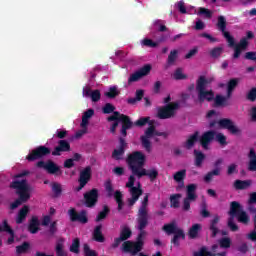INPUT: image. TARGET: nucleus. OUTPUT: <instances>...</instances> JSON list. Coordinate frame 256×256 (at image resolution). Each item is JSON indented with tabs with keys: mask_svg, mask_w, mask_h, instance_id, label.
Instances as JSON below:
<instances>
[{
	"mask_svg": "<svg viewBox=\"0 0 256 256\" xmlns=\"http://www.w3.org/2000/svg\"><path fill=\"white\" fill-rule=\"evenodd\" d=\"M138 179H141V177H149L150 181H155L159 177V171L157 169L152 168L150 170H147L143 168L139 174L137 175Z\"/></svg>",
	"mask_w": 256,
	"mask_h": 256,
	"instance_id": "obj_21",
	"label": "nucleus"
},
{
	"mask_svg": "<svg viewBox=\"0 0 256 256\" xmlns=\"http://www.w3.org/2000/svg\"><path fill=\"white\" fill-rule=\"evenodd\" d=\"M146 161L147 156H145L141 151H134L127 156L126 164L128 165V169L131 171L133 177H137V175L143 171Z\"/></svg>",
	"mask_w": 256,
	"mask_h": 256,
	"instance_id": "obj_2",
	"label": "nucleus"
},
{
	"mask_svg": "<svg viewBox=\"0 0 256 256\" xmlns=\"http://www.w3.org/2000/svg\"><path fill=\"white\" fill-rule=\"evenodd\" d=\"M194 165L195 167L201 168L203 167V161H205V154L201 151L194 150Z\"/></svg>",
	"mask_w": 256,
	"mask_h": 256,
	"instance_id": "obj_35",
	"label": "nucleus"
},
{
	"mask_svg": "<svg viewBox=\"0 0 256 256\" xmlns=\"http://www.w3.org/2000/svg\"><path fill=\"white\" fill-rule=\"evenodd\" d=\"M143 97H145V91L143 89L136 90L135 97L134 98H128L127 103L129 105H135V103H138L139 101H142Z\"/></svg>",
	"mask_w": 256,
	"mask_h": 256,
	"instance_id": "obj_33",
	"label": "nucleus"
},
{
	"mask_svg": "<svg viewBox=\"0 0 256 256\" xmlns=\"http://www.w3.org/2000/svg\"><path fill=\"white\" fill-rule=\"evenodd\" d=\"M138 230L140 231L136 241H125L122 244V249L125 253H130L132 256L137 255V253H141L143 251V245H145V235H147V232H145V229H147V226H144L141 228V224L139 221H137Z\"/></svg>",
	"mask_w": 256,
	"mask_h": 256,
	"instance_id": "obj_1",
	"label": "nucleus"
},
{
	"mask_svg": "<svg viewBox=\"0 0 256 256\" xmlns=\"http://www.w3.org/2000/svg\"><path fill=\"white\" fill-rule=\"evenodd\" d=\"M64 240L60 239L56 243L55 251H56V256H66L67 254L65 253V250L63 249L64 245Z\"/></svg>",
	"mask_w": 256,
	"mask_h": 256,
	"instance_id": "obj_44",
	"label": "nucleus"
},
{
	"mask_svg": "<svg viewBox=\"0 0 256 256\" xmlns=\"http://www.w3.org/2000/svg\"><path fill=\"white\" fill-rule=\"evenodd\" d=\"M198 15H204L207 19H211V17H213V12L207 8L200 7Z\"/></svg>",
	"mask_w": 256,
	"mask_h": 256,
	"instance_id": "obj_62",
	"label": "nucleus"
},
{
	"mask_svg": "<svg viewBox=\"0 0 256 256\" xmlns=\"http://www.w3.org/2000/svg\"><path fill=\"white\" fill-rule=\"evenodd\" d=\"M236 218L238 223H242L243 225H249V221H251V218L249 217V214L245 212V210H242L238 214H236Z\"/></svg>",
	"mask_w": 256,
	"mask_h": 256,
	"instance_id": "obj_38",
	"label": "nucleus"
},
{
	"mask_svg": "<svg viewBox=\"0 0 256 256\" xmlns=\"http://www.w3.org/2000/svg\"><path fill=\"white\" fill-rule=\"evenodd\" d=\"M40 225H41V222L39 221V217L32 216L28 224L29 233H31L32 235L39 233Z\"/></svg>",
	"mask_w": 256,
	"mask_h": 256,
	"instance_id": "obj_22",
	"label": "nucleus"
},
{
	"mask_svg": "<svg viewBox=\"0 0 256 256\" xmlns=\"http://www.w3.org/2000/svg\"><path fill=\"white\" fill-rule=\"evenodd\" d=\"M186 199L197 201V184H188L186 186Z\"/></svg>",
	"mask_w": 256,
	"mask_h": 256,
	"instance_id": "obj_26",
	"label": "nucleus"
},
{
	"mask_svg": "<svg viewBox=\"0 0 256 256\" xmlns=\"http://www.w3.org/2000/svg\"><path fill=\"white\" fill-rule=\"evenodd\" d=\"M221 55H223V47L221 46L215 47L210 51V57H212V59H219Z\"/></svg>",
	"mask_w": 256,
	"mask_h": 256,
	"instance_id": "obj_47",
	"label": "nucleus"
},
{
	"mask_svg": "<svg viewBox=\"0 0 256 256\" xmlns=\"http://www.w3.org/2000/svg\"><path fill=\"white\" fill-rule=\"evenodd\" d=\"M117 111H115V106L111 103H106L103 108H102V113H104V115H109L111 113H116Z\"/></svg>",
	"mask_w": 256,
	"mask_h": 256,
	"instance_id": "obj_52",
	"label": "nucleus"
},
{
	"mask_svg": "<svg viewBox=\"0 0 256 256\" xmlns=\"http://www.w3.org/2000/svg\"><path fill=\"white\" fill-rule=\"evenodd\" d=\"M125 155V150L123 148L114 149L112 152V158L116 161H120L121 157Z\"/></svg>",
	"mask_w": 256,
	"mask_h": 256,
	"instance_id": "obj_55",
	"label": "nucleus"
},
{
	"mask_svg": "<svg viewBox=\"0 0 256 256\" xmlns=\"http://www.w3.org/2000/svg\"><path fill=\"white\" fill-rule=\"evenodd\" d=\"M104 187L107 193V197H113L115 193V188H113V183H111V180H107L104 184Z\"/></svg>",
	"mask_w": 256,
	"mask_h": 256,
	"instance_id": "obj_46",
	"label": "nucleus"
},
{
	"mask_svg": "<svg viewBox=\"0 0 256 256\" xmlns=\"http://www.w3.org/2000/svg\"><path fill=\"white\" fill-rule=\"evenodd\" d=\"M251 183V180H236L234 181V189H236L237 191L249 189V187H251Z\"/></svg>",
	"mask_w": 256,
	"mask_h": 256,
	"instance_id": "obj_31",
	"label": "nucleus"
},
{
	"mask_svg": "<svg viewBox=\"0 0 256 256\" xmlns=\"http://www.w3.org/2000/svg\"><path fill=\"white\" fill-rule=\"evenodd\" d=\"M68 215L72 223H81L82 225H86V223H89L87 210H81L80 212H77V209L70 208L68 210Z\"/></svg>",
	"mask_w": 256,
	"mask_h": 256,
	"instance_id": "obj_10",
	"label": "nucleus"
},
{
	"mask_svg": "<svg viewBox=\"0 0 256 256\" xmlns=\"http://www.w3.org/2000/svg\"><path fill=\"white\" fill-rule=\"evenodd\" d=\"M52 191L54 193V197H61V194L63 193V188H61V184L54 182L52 184Z\"/></svg>",
	"mask_w": 256,
	"mask_h": 256,
	"instance_id": "obj_51",
	"label": "nucleus"
},
{
	"mask_svg": "<svg viewBox=\"0 0 256 256\" xmlns=\"http://www.w3.org/2000/svg\"><path fill=\"white\" fill-rule=\"evenodd\" d=\"M31 250V243L23 242L21 245L16 246V255H27Z\"/></svg>",
	"mask_w": 256,
	"mask_h": 256,
	"instance_id": "obj_34",
	"label": "nucleus"
},
{
	"mask_svg": "<svg viewBox=\"0 0 256 256\" xmlns=\"http://www.w3.org/2000/svg\"><path fill=\"white\" fill-rule=\"evenodd\" d=\"M154 27H157V30L160 31V33H165V31H167V26H165L163 20H155Z\"/></svg>",
	"mask_w": 256,
	"mask_h": 256,
	"instance_id": "obj_57",
	"label": "nucleus"
},
{
	"mask_svg": "<svg viewBox=\"0 0 256 256\" xmlns=\"http://www.w3.org/2000/svg\"><path fill=\"white\" fill-rule=\"evenodd\" d=\"M199 140V132H195L194 134L190 135L185 143L186 149H193L195 147V143Z\"/></svg>",
	"mask_w": 256,
	"mask_h": 256,
	"instance_id": "obj_36",
	"label": "nucleus"
},
{
	"mask_svg": "<svg viewBox=\"0 0 256 256\" xmlns=\"http://www.w3.org/2000/svg\"><path fill=\"white\" fill-rule=\"evenodd\" d=\"M246 99L248 101H251L252 103H255V101H256V88L255 87L250 89V91L246 95Z\"/></svg>",
	"mask_w": 256,
	"mask_h": 256,
	"instance_id": "obj_64",
	"label": "nucleus"
},
{
	"mask_svg": "<svg viewBox=\"0 0 256 256\" xmlns=\"http://www.w3.org/2000/svg\"><path fill=\"white\" fill-rule=\"evenodd\" d=\"M221 218L219 215L214 216V218L210 221L209 230L211 231V237L214 239V237H217V234L221 231L219 230V227L217 225L219 224V221Z\"/></svg>",
	"mask_w": 256,
	"mask_h": 256,
	"instance_id": "obj_23",
	"label": "nucleus"
},
{
	"mask_svg": "<svg viewBox=\"0 0 256 256\" xmlns=\"http://www.w3.org/2000/svg\"><path fill=\"white\" fill-rule=\"evenodd\" d=\"M248 171H256V153L255 149L251 148L248 154Z\"/></svg>",
	"mask_w": 256,
	"mask_h": 256,
	"instance_id": "obj_32",
	"label": "nucleus"
},
{
	"mask_svg": "<svg viewBox=\"0 0 256 256\" xmlns=\"http://www.w3.org/2000/svg\"><path fill=\"white\" fill-rule=\"evenodd\" d=\"M28 214H29V206L25 205L18 212V215L16 218V224L21 225V223H23L27 219Z\"/></svg>",
	"mask_w": 256,
	"mask_h": 256,
	"instance_id": "obj_28",
	"label": "nucleus"
},
{
	"mask_svg": "<svg viewBox=\"0 0 256 256\" xmlns=\"http://www.w3.org/2000/svg\"><path fill=\"white\" fill-rule=\"evenodd\" d=\"M181 198V194H174L170 197L171 207L174 209H179V199Z\"/></svg>",
	"mask_w": 256,
	"mask_h": 256,
	"instance_id": "obj_53",
	"label": "nucleus"
},
{
	"mask_svg": "<svg viewBox=\"0 0 256 256\" xmlns=\"http://www.w3.org/2000/svg\"><path fill=\"white\" fill-rule=\"evenodd\" d=\"M221 175V168H216L210 172H208L205 176H204V181L205 183H211V181H213V177H217Z\"/></svg>",
	"mask_w": 256,
	"mask_h": 256,
	"instance_id": "obj_39",
	"label": "nucleus"
},
{
	"mask_svg": "<svg viewBox=\"0 0 256 256\" xmlns=\"http://www.w3.org/2000/svg\"><path fill=\"white\" fill-rule=\"evenodd\" d=\"M199 231H201V224H194L188 231V235L190 239H197L199 235Z\"/></svg>",
	"mask_w": 256,
	"mask_h": 256,
	"instance_id": "obj_40",
	"label": "nucleus"
},
{
	"mask_svg": "<svg viewBox=\"0 0 256 256\" xmlns=\"http://www.w3.org/2000/svg\"><path fill=\"white\" fill-rule=\"evenodd\" d=\"M91 177H93V170L91 166H86L82 171H80L78 183L79 186L76 187V191L79 192L84 189V187L91 181Z\"/></svg>",
	"mask_w": 256,
	"mask_h": 256,
	"instance_id": "obj_14",
	"label": "nucleus"
},
{
	"mask_svg": "<svg viewBox=\"0 0 256 256\" xmlns=\"http://www.w3.org/2000/svg\"><path fill=\"white\" fill-rule=\"evenodd\" d=\"M149 73H151V65L146 64L129 77L128 83H135L136 81H139V79H141L142 77H146V75H149Z\"/></svg>",
	"mask_w": 256,
	"mask_h": 256,
	"instance_id": "obj_17",
	"label": "nucleus"
},
{
	"mask_svg": "<svg viewBox=\"0 0 256 256\" xmlns=\"http://www.w3.org/2000/svg\"><path fill=\"white\" fill-rule=\"evenodd\" d=\"M10 189H15L18 197H20L23 203H27L31 199V191H33V187L29 185L27 179H23L21 181L14 180L9 185Z\"/></svg>",
	"mask_w": 256,
	"mask_h": 256,
	"instance_id": "obj_3",
	"label": "nucleus"
},
{
	"mask_svg": "<svg viewBox=\"0 0 256 256\" xmlns=\"http://www.w3.org/2000/svg\"><path fill=\"white\" fill-rule=\"evenodd\" d=\"M93 115H95V110L93 108L86 110L82 115V122L80 124V127H88L89 119H91Z\"/></svg>",
	"mask_w": 256,
	"mask_h": 256,
	"instance_id": "obj_29",
	"label": "nucleus"
},
{
	"mask_svg": "<svg viewBox=\"0 0 256 256\" xmlns=\"http://www.w3.org/2000/svg\"><path fill=\"white\" fill-rule=\"evenodd\" d=\"M213 80H207L205 76H199V78L196 81V91L199 93L200 91H205L207 89V85L211 83Z\"/></svg>",
	"mask_w": 256,
	"mask_h": 256,
	"instance_id": "obj_27",
	"label": "nucleus"
},
{
	"mask_svg": "<svg viewBox=\"0 0 256 256\" xmlns=\"http://www.w3.org/2000/svg\"><path fill=\"white\" fill-rule=\"evenodd\" d=\"M217 27L221 31L222 35L227 33V20L224 18V16L218 17Z\"/></svg>",
	"mask_w": 256,
	"mask_h": 256,
	"instance_id": "obj_43",
	"label": "nucleus"
},
{
	"mask_svg": "<svg viewBox=\"0 0 256 256\" xmlns=\"http://www.w3.org/2000/svg\"><path fill=\"white\" fill-rule=\"evenodd\" d=\"M67 151H71V144L67 140H60L58 146L52 151V155L53 157H60L61 153H67Z\"/></svg>",
	"mask_w": 256,
	"mask_h": 256,
	"instance_id": "obj_18",
	"label": "nucleus"
},
{
	"mask_svg": "<svg viewBox=\"0 0 256 256\" xmlns=\"http://www.w3.org/2000/svg\"><path fill=\"white\" fill-rule=\"evenodd\" d=\"M149 206V194H146L141 206L138 209L136 221L140 223V228L147 227L149 225V210L147 207Z\"/></svg>",
	"mask_w": 256,
	"mask_h": 256,
	"instance_id": "obj_6",
	"label": "nucleus"
},
{
	"mask_svg": "<svg viewBox=\"0 0 256 256\" xmlns=\"http://www.w3.org/2000/svg\"><path fill=\"white\" fill-rule=\"evenodd\" d=\"M0 229L5 233H9V235H13V230L11 229V226H9V222L7 220H3L2 225H0Z\"/></svg>",
	"mask_w": 256,
	"mask_h": 256,
	"instance_id": "obj_60",
	"label": "nucleus"
},
{
	"mask_svg": "<svg viewBox=\"0 0 256 256\" xmlns=\"http://www.w3.org/2000/svg\"><path fill=\"white\" fill-rule=\"evenodd\" d=\"M219 125L220 129H227L232 135H241V129L235 125V122L229 118H222L218 122L213 120L209 123V127L213 128Z\"/></svg>",
	"mask_w": 256,
	"mask_h": 256,
	"instance_id": "obj_7",
	"label": "nucleus"
},
{
	"mask_svg": "<svg viewBox=\"0 0 256 256\" xmlns=\"http://www.w3.org/2000/svg\"><path fill=\"white\" fill-rule=\"evenodd\" d=\"M126 187L129 189V193L132 198L138 199L143 195V189L141 188V182H138V186H135V176L130 175Z\"/></svg>",
	"mask_w": 256,
	"mask_h": 256,
	"instance_id": "obj_15",
	"label": "nucleus"
},
{
	"mask_svg": "<svg viewBox=\"0 0 256 256\" xmlns=\"http://www.w3.org/2000/svg\"><path fill=\"white\" fill-rule=\"evenodd\" d=\"M215 140L217 141V143H219L223 147L227 145V136L224 135L223 133L216 134Z\"/></svg>",
	"mask_w": 256,
	"mask_h": 256,
	"instance_id": "obj_59",
	"label": "nucleus"
},
{
	"mask_svg": "<svg viewBox=\"0 0 256 256\" xmlns=\"http://www.w3.org/2000/svg\"><path fill=\"white\" fill-rule=\"evenodd\" d=\"M215 131L209 130L207 132H204L200 138V144L203 147V149H209V143L215 139Z\"/></svg>",
	"mask_w": 256,
	"mask_h": 256,
	"instance_id": "obj_19",
	"label": "nucleus"
},
{
	"mask_svg": "<svg viewBox=\"0 0 256 256\" xmlns=\"http://www.w3.org/2000/svg\"><path fill=\"white\" fill-rule=\"evenodd\" d=\"M38 169H44L49 173V175H61V167L57 165L53 160H48L47 162L40 160L36 163Z\"/></svg>",
	"mask_w": 256,
	"mask_h": 256,
	"instance_id": "obj_11",
	"label": "nucleus"
},
{
	"mask_svg": "<svg viewBox=\"0 0 256 256\" xmlns=\"http://www.w3.org/2000/svg\"><path fill=\"white\" fill-rule=\"evenodd\" d=\"M223 37L226 38V41L228 43V46L231 49H234V53H236L237 50V44L235 43V38L233 36H231V34L229 32H224Z\"/></svg>",
	"mask_w": 256,
	"mask_h": 256,
	"instance_id": "obj_41",
	"label": "nucleus"
},
{
	"mask_svg": "<svg viewBox=\"0 0 256 256\" xmlns=\"http://www.w3.org/2000/svg\"><path fill=\"white\" fill-rule=\"evenodd\" d=\"M187 177V170L182 169L174 174V181L178 183V187L183 189L185 187V178Z\"/></svg>",
	"mask_w": 256,
	"mask_h": 256,
	"instance_id": "obj_24",
	"label": "nucleus"
},
{
	"mask_svg": "<svg viewBox=\"0 0 256 256\" xmlns=\"http://www.w3.org/2000/svg\"><path fill=\"white\" fill-rule=\"evenodd\" d=\"M162 231H165V233H167L168 235H174L171 239V243L172 245H174V247H179L181 245L179 239H185V231L177 227V223L175 222L165 224L162 227Z\"/></svg>",
	"mask_w": 256,
	"mask_h": 256,
	"instance_id": "obj_4",
	"label": "nucleus"
},
{
	"mask_svg": "<svg viewBox=\"0 0 256 256\" xmlns=\"http://www.w3.org/2000/svg\"><path fill=\"white\" fill-rule=\"evenodd\" d=\"M197 93L199 103H205V101L211 103V101L215 99V92H213V90H201Z\"/></svg>",
	"mask_w": 256,
	"mask_h": 256,
	"instance_id": "obj_20",
	"label": "nucleus"
},
{
	"mask_svg": "<svg viewBox=\"0 0 256 256\" xmlns=\"http://www.w3.org/2000/svg\"><path fill=\"white\" fill-rule=\"evenodd\" d=\"M99 203V190L93 188L86 193H84V205L88 209H93Z\"/></svg>",
	"mask_w": 256,
	"mask_h": 256,
	"instance_id": "obj_13",
	"label": "nucleus"
},
{
	"mask_svg": "<svg viewBox=\"0 0 256 256\" xmlns=\"http://www.w3.org/2000/svg\"><path fill=\"white\" fill-rule=\"evenodd\" d=\"M179 109L178 102H172L167 104L166 106H162L158 108L157 118L158 119H171L175 117V111Z\"/></svg>",
	"mask_w": 256,
	"mask_h": 256,
	"instance_id": "obj_8",
	"label": "nucleus"
},
{
	"mask_svg": "<svg viewBox=\"0 0 256 256\" xmlns=\"http://www.w3.org/2000/svg\"><path fill=\"white\" fill-rule=\"evenodd\" d=\"M147 123H153L151 122V117L147 116V117H141L139 118L135 123L134 125L136 127H145V125H147Z\"/></svg>",
	"mask_w": 256,
	"mask_h": 256,
	"instance_id": "obj_49",
	"label": "nucleus"
},
{
	"mask_svg": "<svg viewBox=\"0 0 256 256\" xmlns=\"http://www.w3.org/2000/svg\"><path fill=\"white\" fill-rule=\"evenodd\" d=\"M255 34L252 31H247L246 36L243 37L236 46V53L233 54L234 59H239L243 51H247L249 47V39H254Z\"/></svg>",
	"mask_w": 256,
	"mask_h": 256,
	"instance_id": "obj_12",
	"label": "nucleus"
},
{
	"mask_svg": "<svg viewBox=\"0 0 256 256\" xmlns=\"http://www.w3.org/2000/svg\"><path fill=\"white\" fill-rule=\"evenodd\" d=\"M227 226L229 227L230 231H239V226L235 223V218H233V216L228 219Z\"/></svg>",
	"mask_w": 256,
	"mask_h": 256,
	"instance_id": "obj_63",
	"label": "nucleus"
},
{
	"mask_svg": "<svg viewBox=\"0 0 256 256\" xmlns=\"http://www.w3.org/2000/svg\"><path fill=\"white\" fill-rule=\"evenodd\" d=\"M84 256H98L97 251L91 250L89 244L83 245Z\"/></svg>",
	"mask_w": 256,
	"mask_h": 256,
	"instance_id": "obj_58",
	"label": "nucleus"
},
{
	"mask_svg": "<svg viewBox=\"0 0 256 256\" xmlns=\"http://www.w3.org/2000/svg\"><path fill=\"white\" fill-rule=\"evenodd\" d=\"M242 211H243V206H241V204L239 202L232 201L230 203L229 215H231V217H236V215H238Z\"/></svg>",
	"mask_w": 256,
	"mask_h": 256,
	"instance_id": "obj_30",
	"label": "nucleus"
},
{
	"mask_svg": "<svg viewBox=\"0 0 256 256\" xmlns=\"http://www.w3.org/2000/svg\"><path fill=\"white\" fill-rule=\"evenodd\" d=\"M48 155H51V148L47 146H38L34 148L27 156L26 160L30 163L33 161H37L39 159H43L44 157H47Z\"/></svg>",
	"mask_w": 256,
	"mask_h": 256,
	"instance_id": "obj_9",
	"label": "nucleus"
},
{
	"mask_svg": "<svg viewBox=\"0 0 256 256\" xmlns=\"http://www.w3.org/2000/svg\"><path fill=\"white\" fill-rule=\"evenodd\" d=\"M237 85H239V78H232L227 83V89L235 91Z\"/></svg>",
	"mask_w": 256,
	"mask_h": 256,
	"instance_id": "obj_61",
	"label": "nucleus"
},
{
	"mask_svg": "<svg viewBox=\"0 0 256 256\" xmlns=\"http://www.w3.org/2000/svg\"><path fill=\"white\" fill-rule=\"evenodd\" d=\"M131 235H133V232L131 231V228L129 227H124L121 232H120V237L124 240L127 241V239H131Z\"/></svg>",
	"mask_w": 256,
	"mask_h": 256,
	"instance_id": "obj_48",
	"label": "nucleus"
},
{
	"mask_svg": "<svg viewBox=\"0 0 256 256\" xmlns=\"http://www.w3.org/2000/svg\"><path fill=\"white\" fill-rule=\"evenodd\" d=\"M178 55H179V51L177 50L170 51V54L168 55V59H167L168 65H173V63L177 61Z\"/></svg>",
	"mask_w": 256,
	"mask_h": 256,
	"instance_id": "obj_54",
	"label": "nucleus"
},
{
	"mask_svg": "<svg viewBox=\"0 0 256 256\" xmlns=\"http://www.w3.org/2000/svg\"><path fill=\"white\" fill-rule=\"evenodd\" d=\"M149 127L145 130V135L140 137V141L142 143V147L145 148L147 153H151V137L155 135V125L153 123H149Z\"/></svg>",
	"mask_w": 256,
	"mask_h": 256,
	"instance_id": "obj_16",
	"label": "nucleus"
},
{
	"mask_svg": "<svg viewBox=\"0 0 256 256\" xmlns=\"http://www.w3.org/2000/svg\"><path fill=\"white\" fill-rule=\"evenodd\" d=\"M103 225L99 224L94 228L93 240L97 243H105V236L103 235Z\"/></svg>",
	"mask_w": 256,
	"mask_h": 256,
	"instance_id": "obj_25",
	"label": "nucleus"
},
{
	"mask_svg": "<svg viewBox=\"0 0 256 256\" xmlns=\"http://www.w3.org/2000/svg\"><path fill=\"white\" fill-rule=\"evenodd\" d=\"M219 246L221 249H229L231 247V238L224 237L219 240Z\"/></svg>",
	"mask_w": 256,
	"mask_h": 256,
	"instance_id": "obj_56",
	"label": "nucleus"
},
{
	"mask_svg": "<svg viewBox=\"0 0 256 256\" xmlns=\"http://www.w3.org/2000/svg\"><path fill=\"white\" fill-rule=\"evenodd\" d=\"M214 103L216 107H225L227 105V97L217 94Z\"/></svg>",
	"mask_w": 256,
	"mask_h": 256,
	"instance_id": "obj_45",
	"label": "nucleus"
},
{
	"mask_svg": "<svg viewBox=\"0 0 256 256\" xmlns=\"http://www.w3.org/2000/svg\"><path fill=\"white\" fill-rule=\"evenodd\" d=\"M81 247V240L75 238L70 246L71 253H79V248Z\"/></svg>",
	"mask_w": 256,
	"mask_h": 256,
	"instance_id": "obj_50",
	"label": "nucleus"
},
{
	"mask_svg": "<svg viewBox=\"0 0 256 256\" xmlns=\"http://www.w3.org/2000/svg\"><path fill=\"white\" fill-rule=\"evenodd\" d=\"M109 213H111V209L108 205H104L102 211H100L96 216V223H100V221H104V219H107V215H109Z\"/></svg>",
	"mask_w": 256,
	"mask_h": 256,
	"instance_id": "obj_37",
	"label": "nucleus"
},
{
	"mask_svg": "<svg viewBox=\"0 0 256 256\" xmlns=\"http://www.w3.org/2000/svg\"><path fill=\"white\" fill-rule=\"evenodd\" d=\"M107 121L109 123L113 121H120V123H122V128L120 130L122 137H127V131H129V129H133L134 125L131 118L125 114H122L121 112H114L107 118Z\"/></svg>",
	"mask_w": 256,
	"mask_h": 256,
	"instance_id": "obj_5",
	"label": "nucleus"
},
{
	"mask_svg": "<svg viewBox=\"0 0 256 256\" xmlns=\"http://www.w3.org/2000/svg\"><path fill=\"white\" fill-rule=\"evenodd\" d=\"M121 92L119 91V89H117V86H112L109 88L108 92H105V97H107L108 99H115V97H119V94Z\"/></svg>",
	"mask_w": 256,
	"mask_h": 256,
	"instance_id": "obj_42",
	"label": "nucleus"
}]
</instances>
